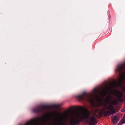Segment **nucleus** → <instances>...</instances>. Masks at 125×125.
Listing matches in <instances>:
<instances>
[{
  "label": "nucleus",
  "instance_id": "7",
  "mask_svg": "<svg viewBox=\"0 0 125 125\" xmlns=\"http://www.w3.org/2000/svg\"><path fill=\"white\" fill-rule=\"evenodd\" d=\"M90 121L89 122V125H94L96 123L95 118L93 117H91L90 118Z\"/></svg>",
  "mask_w": 125,
  "mask_h": 125
},
{
  "label": "nucleus",
  "instance_id": "10",
  "mask_svg": "<svg viewBox=\"0 0 125 125\" xmlns=\"http://www.w3.org/2000/svg\"><path fill=\"white\" fill-rule=\"evenodd\" d=\"M112 120L114 123L116 124L118 121V118L116 117H114L112 119Z\"/></svg>",
  "mask_w": 125,
  "mask_h": 125
},
{
  "label": "nucleus",
  "instance_id": "14",
  "mask_svg": "<svg viewBox=\"0 0 125 125\" xmlns=\"http://www.w3.org/2000/svg\"><path fill=\"white\" fill-rule=\"evenodd\" d=\"M53 106L55 108H58L59 107V106L57 105H53Z\"/></svg>",
  "mask_w": 125,
  "mask_h": 125
},
{
  "label": "nucleus",
  "instance_id": "5",
  "mask_svg": "<svg viewBox=\"0 0 125 125\" xmlns=\"http://www.w3.org/2000/svg\"><path fill=\"white\" fill-rule=\"evenodd\" d=\"M102 112L105 116H109L110 114H113L115 113V111L114 106L111 104L106 106L102 110Z\"/></svg>",
  "mask_w": 125,
  "mask_h": 125
},
{
  "label": "nucleus",
  "instance_id": "13",
  "mask_svg": "<svg viewBox=\"0 0 125 125\" xmlns=\"http://www.w3.org/2000/svg\"><path fill=\"white\" fill-rule=\"evenodd\" d=\"M121 111L122 112H125V107L123 108L121 110Z\"/></svg>",
  "mask_w": 125,
  "mask_h": 125
},
{
  "label": "nucleus",
  "instance_id": "1",
  "mask_svg": "<svg viewBox=\"0 0 125 125\" xmlns=\"http://www.w3.org/2000/svg\"><path fill=\"white\" fill-rule=\"evenodd\" d=\"M109 90L105 88H100L96 89L94 88L90 94H87L84 92L82 94L77 96L76 97L80 101L86 100L89 102L92 105L95 104V101L98 103L102 102L103 99L104 97L108 93Z\"/></svg>",
  "mask_w": 125,
  "mask_h": 125
},
{
  "label": "nucleus",
  "instance_id": "15",
  "mask_svg": "<svg viewBox=\"0 0 125 125\" xmlns=\"http://www.w3.org/2000/svg\"><path fill=\"white\" fill-rule=\"evenodd\" d=\"M58 114H61L60 113H58Z\"/></svg>",
  "mask_w": 125,
  "mask_h": 125
},
{
  "label": "nucleus",
  "instance_id": "3",
  "mask_svg": "<svg viewBox=\"0 0 125 125\" xmlns=\"http://www.w3.org/2000/svg\"><path fill=\"white\" fill-rule=\"evenodd\" d=\"M119 72L120 76L118 81H114L110 84L109 89L111 90L113 88L115 87H123V91L125 92V66L124 64H120L117 65L115 72Z\"/></svg>",
  "mask_w": 125,
  "mask_h": 125
},
{
  "label": "nucleus",
  "instance_id": "9",
  "mask_svg": "<svg viewBox=\"0 0 125 125\" xmlns=\"http://www.w3.org/2000/svg\"><path fill=\"white\" fill-rule=\"evenodd\" d=\"M112 98V96L110 95L107 96L104 99L105 102L107 103H109L110 101L111 98Z\"/></svg>",
  "mask_w": 125,
  "mask_h": 125
},
{
  "label": "nucleus",
  "instance_id": "2",
  "mask_svg": "<svg viewBox=\"0 0 125 125\" xmlns=\"http://www.w3.org/2000/svg\"><path fill=\"white\" fill-rule=\"evenodd\" d=\"M51 107L50 105H39L32 110V111L34 113L40 112L44 114V116L41 118L40 119V125H45L44 123L47 121L50 120V118L47 116V115L49 114L47 113L44 114V110L50 108ZM63 115L61 117L60 119L59 118L55 119L54 121V124L53 125H63L64 119L66 120L67 118V115L66 114H63Z\"/></svg>",
  "mask_w": 125,
  "mask_h": 125
},
{
  "label": "nucleus",
  "instance_id": "8",
  "mask_svg": "<svg viewBox=\"0 0 125 125\" xmlns=\"http://www.w3.org/2000/svg\"><path fill=\"white\" fill-rule=\"evenodd\" d=\"M79 123V120L77 119H72L70 122V123L71 125H75L78 124Z\"/></svg>",
  "mask_w": 125,
  "mask_h": 125
},
{
  "label": "nucleus",
  "instance_id": "11",
  "mask_svg": "<svg viewBox=\"0 0 125 125\" xmlns=\"http://www.w3.org/2000/svg\"><path fill=\"white\" fill-rule=\"evenodd\" d=\"M111 104L114 105H116L118 104V103L116 100L112 101H111Z\"/></svg>",
  "mask_w": 125,
  "mask_h": 125
},
{
  "label": "nucleus",
  "instance_id": "12",
  "mask_svg": "<svg viewBox=\"0 0 125 125\" xmlns=\"http://www.w3.org/2000/svg\"><path fill=\"white\" fill-rule=\"evenodd\" d=\"M121 122L122 124L125 123V118H123L121 120Z\"/></svg>",
  "mask_w": 125,
  "mask_h": 125
},
{
  "label": "nucleus",
  "instance_id": "6",
  "mask_svg": "<svg viewBox=\"0 0 125 125\" xmlns=\"http://www.w3.org/2000/svg\"><path fill=\"white\" fill-rule=\"evenodd\" d=\"M116 94L117 95V97L121 101L123 102L125 101V96H124V98H122L123 96V94L121 92L118 90H116Z\"/></svg>",
  "mask_w": 125,
  "mask_h": 125
},
{
  "label": "nucleus",
  "instance_id": "4",
  "mask_svg": "<svg viewBox=\"0 0 125 125\" xmlns=\"http://www.w3.org/2000/svg\"><path fill=\"white\" fill-rule=\"evenodd\" d=\"M78 109L80 111L76 113L77 116L84 119H88L90 114L88 110L83 107L78 106Z\"/></svg>",
  "mask_w": 125,
  "mask_h": 125
}]
</instances>
